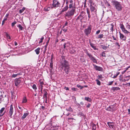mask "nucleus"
Segmentation results:
<instances>
[{
	"mask_svg": "<svg viewBox=\"0 0 130 130\" xmlns=\"http://www.w3.org/2000/svg\"><path fill=\"white\" fill-rule=\"evenodd\" d=\"M120 36L121 39L123 40H125L126 39V37L122 34L120 32Z\"/></svg>",
	"mask_w": 130,
	"mask_h": 130,
	"instance_id": "ddd939ff",
	"label": "nucleus"
},
{
	"mask_svg": "<svg viewBox=\"0 0 130 130\" xmlns=\"http://www.w3.org/2000/svg\"><path fill=\"white\" fill-rule=\"evenodd\" d=\"M113 81H111V82H109V83L107 85L108 86H109L111 85L112 83H113Z\"/></svg>",
	"mask_w": 130,
	"mask_h": 130,
	"instance_id": "de8ad7c7",
	"label": "nucleus"
},
{
	"mask_svg": "<svg viewBox=\"0 0 130 130\" xmlns=\"http://www.w3.org/2000/svg\"><path fill=\"white\" fill-rule=\"evenodd\" d=\"M53 6L54 7H57L60 6V4L59 2L56 0H53Z\"/></svg>",
	"mask_w": 130,
	"mask_h": 130,
	"instance_id": "0eeeda50",
	"label": "nucleus"
},
{
	"mask_svg": "<svg viewBox=\"0 0 130 130\" xmlns=\"http://www.w3.org/2000/svg\"><path fill=\"white\" fill-rule=\"evenodd\" d=\"M77 86L78 88H80V89H82L83 88V86H82L79 85H77Z\"/></svg>",
	"mask_w": 130,
	"mask_h": 130,
	"instance_id": "37998d69",
	"label": "nucleus"
},
{
	"mask_svg": "<svg viewBox=\"0 0 130 130\" xmlns=\"http://www.w3.org/2000/svg\"><path fill=\"white\" fill-rule=\"evenodd\" d=\"M63 30L64 32H66L67 31V29L64 28L63 29Z\"/></svg>",
	"mask_w": 130,
	"mask_h": 130,
	"instance_id": "6e6d98bb",
	"label": "nucleus"
},
{
	"mask_svg": "<svg viewBox=\"0 0 130 130\" xmlns=\"http://www.w3.org/2000/svg\"><path fill=\"white\" fill-rule=\"evenodd\" d=\"M87 13L88 15V20H89L91 17V15H90V12L89 11L88 9H87Z\"/></svg>",
	"mask_w": 130,
	"mask_h": 130,
	"instance_id": "4be33fe9",
	"label": "nucleus"
},
{
	"mask_svg": "<svg viewBox=\"0 0 130 130\" xmlns=\"http://www.w3.org/2000/svg\"><path fill=\"white\" fill-rule=\"evenodd\" d=\"M92 130H95L96 129V125L94 124H92Z\"/></svg>",
	"mask_w": 130,
	"mask_h": 130,
	"instance_id": "cd10ccee",
	"label": "nucleus"
},
{
	"mask_svg": "<svg viewBox=\"0 0 130 130\" xmlns=\"http://www.w3.org/2000/svg\"><path fill=\"white\" fill-rule=\"evenodd\" d=\"M98 77H99V78H103L102 75H98Z\"/></svg>",
	"mask_w": 130,
	"mask_h": 130,
	"instance_id": "09e8293b",
	"label": "nucleus"
},
{
	"mask_svg": "<svg viewBox=\"0 0 130 130\" xmlns=\"http://www.w3.org/2000/svg\"><path fill=\"white\" fill-rule=\"evenodd\" d=\"M69 2L70 4L69 5V8H71L73 7V1L72 0H70Z\"/></svg>",
	"mask_w": 130,
	"mask_h": 130,
	"instance_id": "4468645a",
	"label": "nucleus"
},
{
	"mask_svg": "<svg viewBox=\"0 0 130 130\" xmlns=\"http://www.w3.org/2000/svg\"><path fill=\"white\" fill-rule=\"evenodd\" d=\"M113 123V122H107V124L109 127L110 128H112L113 127L114 125H112L111 124Z\"/></svg>",
	"mask_w": 130,
	"mask_h": 130,
	"instance_id": "dca6fc26",
	"label": "nucleus"
},
{
	"mask_svg": "<svg viewBox=\"0 0 130 130\" xmlns=\"http://www.w3.org/2000/svg\"><path fill=\"white\" fill-rule=\"evenodd\" d=\"M86 54L89 57L90 59H91V58H92L93 57L91 54H89L88 52H87Z\"/></svg>",
	"mask_w": 130,
	"mask_h": 130,
	"instance_id": "412c9836",
	"label": "nucleus"
},
{
	"mask_svg": "<svg viewBox=\"0 0 130 130\" xmlns=\"http://www.w3.org/2000/svg\"><path fill=\"white\" fill-rule=\"evenodd\" d=\"M101 46L102 49L105 50H106L107 48V46L103 45H101Z\"/></svg>",
	"mask_w": 130,
	"mask_h": 130,
	"instance_id": "c85d7f7f",
	"label": "nucleus"
},
{
	"mask_svg": "<svg viewBox=\"0 0 130 130\" xmlns=\"http://www.w3.org/2000/svg\"><path fill=\"white\" fill-rule=\"evenodd\" d=\"M90 9L92 12H93L95 14H96V9H95V7L93 6H90Z\"/></svg>",
	"mask_w": 130,
	"mask_h": 130,
	"instance_id": "f8f14e48",
	"label": "nucleus"
},
{
	"mask_svg": "<svg viewBox=\"0 0 130 130\" xmlns=\"http://www.w3.org/2000/svg\"><path fill=\"white\" fill-rule=\"evenodd\" d=\"M68 23L67 22H66L64 24V26H66L67 25Z\"/></svg>",
	"mask_w": 130,
	"mask_h": 130,
	"instance_id": "0e129e2a",
	"label": "nucleus"
},
{
	"mask_svg": "<svg viewBox=\"0 0 130 130\" xmlns=\"http://www.w3.org/2000/svg\"><path fill=\"white\" fill-rule=\"evenodd\" d=\"M120 26L121 28L122 29V31L125 33L128 34L129 33V32L128 31L126 30V29L124 27V25L123 24H120Z\"/></svg>",
	"mask_w": 130,
	"mask_h": 130,
	"instance_id": "9d476101",
	"label": "nucleus"
},
{
	"mask_svg": "<svg viewBox=\"0 0 130 130\" xmlns=\"http://www.w3.org/2000/svg\"><path fill=\"white\" fill-rule=\"evenodd\" d=\"M80 104L82 106H83L84 105V103L83 102H81L80 103Z\"/></svg>",
	"mask_w": 130,
	"mask_h": 130,
	"instance_id": "4d7b16f0",
	"label": "nucleus"
},
{
	"mask_svg": "<svg viewBox=\"0 0 130 130\" xmlns=\"http://www.w3.org/2000/svg\"><path fill=\"white\" fill-rule=\"evenodd\" d=\"M84 18H87L86 16L85 15V13L83 11H82L80 14L77 18V20L80 19L81 21Z\"/></svg>",
	"mask_w": 130,
	"mask_h": 130,
	"instance_id": "20e7f679",
	"label": "nucleus"
},
{
	"mask_svg": "<svg viewBox=\"0 0 130 130\" xmlns=\"http://www.w3.org/2000/svg\"><path fill=\"white\" fill-rule=\"evenodd\" d=\"M64 89H65L66 90H69V88L68 87H65Z\"/></svg>",
	"mask_w": 130,
	"mask_h": 130,
	"instance_id": "5fc2aeb1",
	"label": "nucleus"
},
{
	"mask_svg": "<svg viewBox=\"0 0 130 130\" xmlns=\"http://www.w3.org/2000/svg\"><path fill=\"white\" fill-rule=\"evenodd\" d=\"M44 94L43 95V98H44L45 99V102L46 103H47V95L48 93L45 90V89L43 90Z\"/></svg>",
	"mask_w": 130,
	"mask_h": 130,
	"instance_id": "1a4fd4ad",
	"label": "nucleus"
},
{
	"mask_svg": "<svg viewBox=\"0 0 130 130\" xmlns=\"http://www.w3.org/2000/svg\"><path fill=\"white\" fill-rule=\"evenodd\" d=\"M103 34H100L98 35L97 36V38L99 39H101L103 38Z\"/></svg>",
	"mask_w": 130,
	"mask_h": 130,
	"instance_id": "a878e982",
	"label": "nucleus"
},
{
	"mask_svg": "<svg viewBox=\"0 0 130 130\" xmlns=\"http://www.w3.org/2000/svg\"><path fill=\"white\" fill-rule=\"evenodd\" d=\"M75 11V9L72 8L70 11H68L66 14L65 16L68 18H70L73 15Z\"/></svg>",
	"mask_w": 130,
	"mask_h": 130,
	"instance_id": "7ed1b4c3",
	"label": "nucleus"
},
{
	"mask_svg": "<svg viewBox=\"0 0 130 130\" xmlns=\"http://www.w3.org/2000/svg\"><path fill=\"white\" fill-rule=\"evenodd\" d=\"M88 2L90 3V6L94 5L92 0H89Z\"/></svg>",
	"mask_w": 130,
	"mask_h": 130,
	"instance_id": "393cba45",
	"label": "nucleus"
},
{
	"mask_svg": "<svg viewBox=\"0 0 130 130\" xmlns=\"http://www.w3.org/2000/svg\"><path fill=\"white\" fill-rule=\"evenodd\" d=\"M25 8L23 7L21 9H20L19 10V13H22L25 10Z\"/></svg>",
	"mask_w": 130,
	"mask_h": 130,
	"instance_id": "2f4dec72",
	"label": "nucleus"
},
{
	"mask_svg": "<svg viewBox=\"0 0 130 130\" xmlns=\"http://www.w3.org/2000/svg\"><path fill=\"white\" fill-rule=\"evenodd\" d=\"M76 88H72V90H74V91H76Z\"/></svg>",
	"mask_w": 130,
	"mask_h": 130,
	"instance_id": "680f3d73",
	"label": "nucleus"
},
{
	"mask_svg": "<svg viewBox=\"0 0 130 130\" xmlns=\"http://www.w3.org/2000/svg\"><path fill=\"white\" fill-rule=\"evenodd\" d=\"M105 4L108 7H110V5L108 3L107 1H106L105 2Z\"/></svg>",
	"mask_w": 130,
	"mask_h": 130,
	"instance_id": "c9c22d12",
	"label": "nucleus"
},
{
	"mask_svg": "<svg viewBox=\"0 0 130 130\" xmlns=\"http://www.w3.org/2000/svg\"><path fill=\"white\" fill-rule=\"evenodd\" d=\"M5 109L4 107L2 108L0 110V113L1 114Z\"/></svg>",
	"mask_w": 130,
	"mask_h": 130,
	"instance_id": "e433bc0d",
	"label": "nucleus"
},
{
	"mask_svg": "<svg viewBox=\"0 0 130 130\" xmlns=\"http://www.w3.org/2000/svg\"><path fill=\"white\" fill-rule=\"evenodd\" d=\"M54 127H55V129H57L59 127L58 126H54Z\"/></svg>",
	"mask_w": 130,
	"mask_h": 130,
	"instance_id": "3c124183",
	"label": "nucleus"
},
{
	"mask_svg": "<svg viewBox=\"0 0 130 130\" xmlns=\"http://www.w3.org/2000/svg\"><path fill=\"white\" fill-rule=\"evenodd\" d=\"M33 89L35 90H36L37 89V87L35 84H33L32 87Z\"/></svg>",
	"mask_w": 130,
	"mask_h": 130,
	"instance_id": "473e14b6",
	"label": "nucleus"
},
{
	"mask_svg": "<svg viewBox=\"0 0 130 130\" xmlns=\"http://www.w3.org/2000/svg\"><path fill=\"white\" fill-rule=\"evenodd\" d=\"M111 3L113 5L115 6L116 9L118 11H120L122 9V7L119 2L113 0L111 2Z\"/></svg>",
	"mask_w": 130,
	"mask_h": 130,
	"instance_id": "f03ea898",
	"label": "nucleus"
},
{
	"mask_svg": "<svg viewBox=\"0 0 130 130\" xmlns=\"http://www.w3.org/2000/svg\"><path fill=\"white\" fill-rule=\"evenodd\" d=\"M13 112V107L12 104H11L9 108L8 115L9 116L11 117L12 115Z\"/></svg>",
	"mask_w": 130,
	"mask_h": 130,
	"instance_id": "423d86ee",
	"label": "nucleus"
},
{
	"mask_svg": "<svg viewBox=\"0 0 130 130\" xmlns=\"http://www.w3.org/2000/svg\"><path fill=\"white\" fill-rule=\"evenodd\" d=\"M93 65L94 66L95 69L96 70H97L100 71H102L103 70V68L101 67L98 66L94 64H93Z\"/></svg>",
	"mask_w": 130,
	"mask_h": 130,
	"instance_id": "9b49d317",
	"label": "nucleus"
},
{
	"mask_svg": "<svg viewBox=\"0 0 130 130\" xmlns=\"http://www.w3.org/2000/svg\"><path fill=\"white\" fill-rule=\"evenodd\" d=\"M91 26H89L87 28L85 29L84 32L86 35L88 36L91 32Z\"/></svg>",
	"mask_w": 130,
	"mask_h": 130,
	"instance_id": "39448f33",
	"label": "nucleus"
},
{
	"mask_svg": "<svg viewBox=\"0 0 130 130\" xmlns=\"http://www.w3.org/2000/svg\"><path fill=\"white\" fill-rule=\"evenodd\" d=\"M102 56L105 57H106L105 54L104 52H103L102 53Z\"/></svg>",
	"mask_w": 130,
	"mask_h": 130,
	"instance_id": "8fccbe9b",
	"label": "nucleus"
},
{
	"mask_svg": "<svg viewBox=\"0 0 130 130\" xmlns=\"http://www.w3.org/2000/svg\"><path fill=\"white\" fill-rule=\"evenodd\" d=\"M68 8V6L67 5L61 11L63 12L65 11H66Z\"/></svg>",
	"mask_w": 130,
	"mask_h": 130,
	"instance_id": "aec40b11",
	"label": "nucleus"
},
{
	"mask_svg": "<svg viewBox=\"0 0 130 130\" xmlns=\"http://www.w3.org/2000/svg\"><path fill=\"white\" fill-rule=\"evenodd\" d=\"M66 110L67 111H72V108H71L70 107H69L68 108H67Z\"/></svg>",
	"mask_w": 130,
	"mask_h": 130,
	"instance_id": "4c0bfd02",
	"label": "nucleus"
},
{
	"mask_svg": "<svg viewBox=\"0 0 130 130\" xmlns=\"http://www.w3.org/2000/svg\"><path fill=\"white\" fill-rule=\"evenodd\" d=\"M17 76V74H13L12 75L11 77H15Z\"/></svg>",
	"mask_w": 130,
	"mask_h": 130,
	"instance_id": "49530a36",
	"label": "nucleus"
},
{
	"mask_svg": "<svg viewBox=\"0 0 130 130\" xmlns=\"http://www.w3.org/2000/svg\"><path fill=\"white\" fill-rule=\"evenodd\" d=\"M127 28L129 29H130V25H128L127 26Z\"/></svg>",
	"mask_w": 130,
	"mask_h": 130,
	"instance_id": "69168bd1",
	"label": "nucleus"
},
{
	"mask_svg": "<svg viewBox=\"0 0 130 130\" xmlns=\"http://www.w3.org/2000/svg\"><path fill=\"white\" fill-rule=\"evenodd\" d=\"M85 100L88 101L90 102L91 101V98L89 97H86L85 98Z\"/></svg>",
	"mask_w": 130,
	"mask_h": 130,
	"instance_id": "5701e85b",
	"label": "nucleus"
},
{
	"mask_svg": "<svg viewBox=\"0 0 130 130\" xmlns=\"http://www.w3.org/2000/svg\"><path fill=\"white\" fill-rule=\"evenodd\" d=\"M91 106V104H88L86 106V107L87 108H89Z\"/></svg>",
	"mask_w": 130,
	"mask_h": 130,
	"instance_id": "603ef678",
	"label": "nucleus"
},
{
	"mask_svg": "<svg viewBox=\"0 0 130 130\" xmlns=\"http://www.w3.org/2000/svg\"><path fill=\"white\" fill-rule=\"evenodd\" d=\"M126 78H128L129 79H130V75H128L127 76H126L125 77Z\"/></svg>",
	"mask_w": 130,
	"mask_h": 130,
	"instance_id": "864d4df0",
	"label": "nucleus"
},
{
	"mask_svg": "<svg viewBox=\"0 0 130 130\" xmlns=\"http://www.w3.org/2000/svg\"><path fill=\"white\" fill-rule=\"evenodd\" d=\"M17 26L18 27L20 30H23V27L22 26L21 24H19L17 25Z\"/></svg>",
	"mask_w": 130,
	"mask_h": 130,
	"instance_id": "6ab92c4d",
	"label": "nucleus"
},
{
	"mask_svg": "<svg viewBox=\"0 0 130 130\" xmlns=\"http://www.w3.org/2000/svg\"><path fill=\"white\" fill-rule=\"evenodd\" d=\"M22 78H19L15 79L14 80V83L16 86H18L21 82Z\"/></svg>",
	"mask_w": 130,
	"mask_h": 130,
	"instance_id": "6e6552de",
	"label": "nucleus"
},
{
	"mask_svg": "<svg viewBox=\"0 0 130 130\" xmlns=\"http://www.w3.org/2000/svg\"><path fill=\"white\" fill-rule=\"evenodd\" d=\"M50 8L49 7L47 8H44V10H45L46 11H48L50 10Z\"/></svg>",
	"mask_w": 130,
	"mask_h": 130,
	"instance_id": "79ce46f5",
	"label": "nucleus"
},
{
	"mask_svg": "<svg viewBox=\"0 0 130 130\" xmlns=\"http://www.w3.org/2000/svg\"><path fill=\"white\" fill-rule=\"evenodd\" d=\"M90 60H92L93 62L94 63H97V61L96 60L94 57H93V58H91Z\"/></svg>",
	"mask_w": 130,
	"mask_h": 130,
	"instance_id": "7c9ffc66",
	"label": "nucleus"
},
{
	"mask_svg": "<svg viewBox=\"0 0 130 130\" xmlns=\"http://www.w3.org/2000/svg\"><path fill=\"white\" fill-rule=\"evenodd\" d=\"M17 23L16 21H14L13 22H12L11 23V25L12 27H13L14 25Z\"/></svg>",
	"mask_w": 130,
	"mask_h": 130,
	"instance_id": "58836bf2",
	"label": "nucleus"
},
{
	"mask_svg": "<svg viewBox=\"0 0 130 130\" xmlns=\"http://www.w3.org/2000/svg\"><path fill=\"white\" fill-rule=\"evenodd\" d=\"M5 21L4 20H3V21L2 23V25H3L5 23Z\"/></svg>",
	"mask_w": 130,
	"mask_h": 130,
	"instance_id": "bf43d9fd",
	"label": "nucleus"
},
{
	"mask_svg": "<svg viewBox=\"0 0 130 130\" xmlns=\"http://www.w3.org/2000/svg\"><path fill=\"white\" fill-rule=\"evenodd\" d=\"M44 39V38L43 37H42L41 39V40L39 42V43H42Z\"/></svg>",
	"mask_w": 130,
	"mask_h": 130,
	"instance_id": "ea45409f",
	"label": "nucleus"
},
{
	"mask_svg": "<svg viewBox=\"0 0 130 130\" xmlns=\"http://www.w3.org/2000/svg\"><path fill=\"white\" fill-rule=\"evenodd\" d=\"M6 37L8 39L10 40H11V38L10 37V35L9 34L7 33L6 34Z\"/></svg>",
	"mask_w": 130,
	"mask_h": 130,
	"instance_id": "bb28decb",
	"label": "nucleus"
},
{
	"mask_svg": "<svg viewBox=\"0 0 130 130\" xmlns=\"http://www.w3.org/2000/svg\"><path fill=\"white\" fill-rule=\"evenodd\" d=\"M29 115L28 113H24L23 115L21 117L22 120H23Z\"/></svg>",
	"mask_w": 130,
	"mask_h": 130,
	"instance_id": "2eb2a0df",
	"label": "nucleus"
},
{
	"mask_svg": "<svg viewBox=\"0 0 130 130\" xmlns=\"http://www.w3.org/2000/svg\"><path fill=\"white\" fill-rule=\"evenodd\" d=\"M60 63L62 69H63V71L66 74H68L70 71L69 65L67 61L65 60L64 57H61Z\"/></svg>",
	"mask_w": 130,
	"mask_h": 130,
	"instance_id": "f257e3e1",
	"label": "nucleus"
},
{
	"mask_svg": "<svg viewBox=\"0 0 130 130\" xmlns=\"http://www.w3.org/2000/svg\"><path fill=\"white\" fill-rule=\"evenodd\" d=\"M115 44L116 45H117L118 46V47H119L118 48H119L120 47V45L119 44V43L118 42H116V43Z\"/></svg>",
	"mask_w": 130,
	"mask_h": 130,
	"instance_id": "c03bdc74",
	"label": "nucleus"
},
{
	"mask_svg": "<svg viewBox=\"0 0 130 130\" xmlns=\"http://www.w3.org/2000/svg\"><path fill=\"white\" fill-rule=\"evenodd\" d=\"M90 45L91 46V47L94 50H96V48L95 46H94V44L92 43H90Z\"/></svg>",
	"mask_w": 130,
	"mask_h": 130,
	"instance_id": "c756f323",
	"label": "nucleus"
},
{
	"mask_svg": "<svg viewBox=\"0 0 130 130\" xmlns=\"http://www.w3.org/2000/svg\"><path fill=\"white\" fill-rule=\"evenodd\" d=\"M41 108L43 109V110H44L45 109V107L43 106H42L41 107Z\"/></svg>",
	"mask_w": 130,
	"mask_h": 130,
	"instance_id": "052dcab7",
	"label": "nucleus"
},
{
	"mask_svg": "<svg viewBox=\"0 0 130 130\" xmlns=\"http://www.w3.org/2000/svg\"><path fill=\"white\" fill-rule=\"evenodd\" d=\"M40 50V48L39 47H38L35 50V51L36 52L37 54L38 55L39 54Z\"/></svg>",
	"mask_w": 130,
	"mask_h": 130,
	"instance_id": "f3484780",
	"label": "nucleus"
},
{
	"mask_svg": "<svg viewBox=\"0 0 130 130\" xmlns=\"http://www.w3.org/2000/svg\"><path fill=\"white\" fill-rule=\"evenodd\" d=\"M53 63L52 61H51L50 63V66L51 68H52L53 67Z\"/></svg>",
	"mask_w": 130,
	"mask_h": 130,
	"instance_id": "a19ab883",
	"label": "nucleus"
},
{
	"mask_svg": "<svg viewBox=\"0 0 130 130\" xmlns=\"http://www.w3.org/2000/svg\"><path fill=\"white\" fill-rule=\"evenodd\" d=\"M40 84H41V85H43V83L42 82H41L40 81Z\"/></svg>",
	"mask_w": 130,
	"mask_h": 130,
	"instance_id": "e2e57ef3",
	"label": "nucleus"
},
{
	"mask_svg": "<svg viewBox=\"0 0 130 130\" xmlns=\"http://www.w3.org/2000/svg\"><path fill=\"white\" fill-rule=\"evenodd\" d=\"M120 89V88L118 87H113L111 88V89L113 90V91H115L117 90H119Z\"/></svg>",
	"mask_w": 130,
	"mask_h": 130,
	"instance_id": "a211bd4d",
	"label": "nucleus"
},
{
	"mask_svg": "<svg viewBox=\"0 0 130 130\" xmlns=\"http://www.w3.org/2000/svg\"><path fill=\"white\" fill-rule=\"evenodd\" d=\"M3 20L5 21L7 20V18H5Z\"/></svg>",
	"mask_w": 130,
	"mask_h": 130,
	"instance_id": "338daca9",
	"label": "nucleus"
},
{
	"mask_svg": "<svg viewBox=\"0 0 130 130\" xmlns=\"http://www.w3.org/2000/svg\"><path fill=\"white\" fill-rule=\"evenodd\" d=\"M27 101V99H26V97H24L23 98L22 103H26Z\"/></svg>",
	"mask_w": 130,
	"mask_h": 130,
	"instance_id": "b1692460",
	"label": "nucleus"
},
{
	"mask_svg": "<svg viewBox=\"0 0 130 130\" xmlns=\"http://www.w3.org/2000/svg\"><path fill=\"white\" fill-rule=\"evenodd\" d=\"M110 26H111V27L110 29L111 30L112 32H113V25L112 24H111Z\"/></svg>",
	"mask_w": 130,
	"mask_h": 130,
	"instance_id": "f704fd0d",
	"label": "nucleus"
},
{
	"mask_svg": "<svg viewBox=\"0 0 130 130\" xmlns=\"http://www.w3.org/2000/svg\"><path fill=\"white\" fill-rule=\"evenodd\" d=\"M128 113L129 114L130 113V109H128Z\"/></svg>",
	"mask_w": 130,
	"mask_h": 130,
	"instance_id": "774afa93",
	"label": "nucleus"
},
{
	"mask_svg": "<svg viewBox=\"0 0 130 130\" xmlns=\"http://www.w3.org/2000/svg\"><path fill=\"white\" fill-rule=\"evenodd\" d=\"M14 45L15 46H16L18 45V44H17V43L15 41L14 42Z\"/></svg>",
	"mask_w": 130,
	"mask_h": 130,
	"instance_id": "13d9d810",
	"label": "nucleus"
},
{
	"mask_svg": "<svg viewBox=\"0 0 130 130\" xmlns=\"http://www.w3.org/2000/svg\"><path fill=\"white\" fill-rule=\"evenodd\" d=\"M96 84L98 85L99 86L101 85V82L98 79H96Z\"/></svg>",
	"mask_w": 130,
	"mask_h": 130,
	"instance_id": "72a5a7b5",
	"label": "nucleus"
},
{
	"mask_svg": "<svg viewBox=\"0 0 130 130\" xmlns=\"http://www.w3.org/2000/svg\"><path fill=\"white\" fill-rule=\"evenodd\" d=\"M100 32V30H99L98 31L96 32V35L98 34Z\"/></svg>",
	"mask_w": 130,
	"mask_h": 130,
	"instance_id": "a18cd8bd",
	"label": "nucleus"
}]
</instances>
